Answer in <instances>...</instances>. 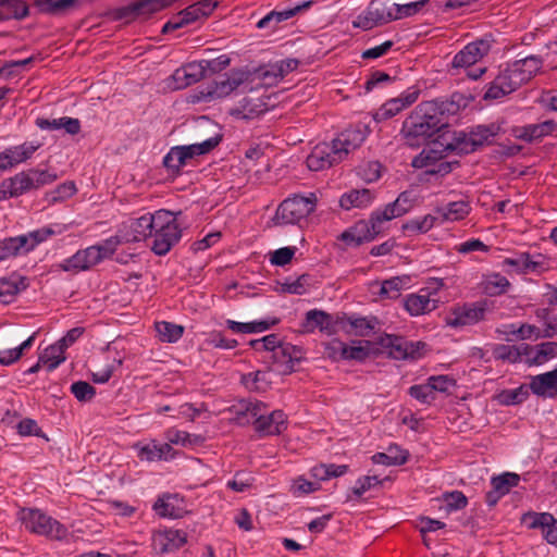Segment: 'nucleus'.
<instances>
[{"instance_id": "obj_1", "label": "nucleus", "mask_w": 557, "mask_h": 557, "mask_svg": "<svg viewBox=\"0 0 557 557\" xmlns=\"http://www.w3.org/2000/svg\"><path fill=\"white\" fill-rule=\"evenodd\" d=\"M368 131L363 126L349 127L343 131L331 143H321L313 147L307 157V166L311 171H322L342 162L367 138Z\"/></svg>"}, {"instance_id": "obj_2", "label": "nucleus", "mask_w": 557, "mask_h": 557, "mask_svg": "<svg viewBox=\"0 0 557 557\" xmlns=\"http://www.w3.org/2000/svg\"><path fill=\"white\" fill-rule=\"evenodd\" d=\"M542 65L543 60L540 57L529 55L500 67L498 74L487 85L484 100H499L512 94L532 79Z\"/></svg>"}, {"instance_id": "obj_3", "label": "nucleus", "mask_w": 557, "mask_h": 557, "mask_svg": "<svg viewBox=\"0 0 557 557\" xmlns=\"http://www.w3.org/2000/svg\"><path fill=\"white\" fill-rule=\"evenodd\" d=\"M443 103L425 101L418 104L405 124L407 137H431L446 126Z\"/></svg>"}, {"instance_id": "obj_4", "label": "nucleus", "mask_w": 557, "mask_h": 557, "mask_svg": "<svg viewBox=\"0 0 557 557\" xmlns=\"http://www.w3.org/2000/svg\"><path fill=\"white\" fill-rule=\"evenodd\" d=\"M120 244L121 240L117 236H111L96 245L77 250L73 256L62 260L59 268L72 273L87 271L103 260L111 258Z\"/></svg>"}, {"instance_id": "obj_5", "label": "nucleus", "mask_w": 557, "mask_h": 557, "mask_svg": "<svg viewBox=\"0 0 557 557\" xmlns=\"http://www.w3.org/2000/svg\"><path fill=\"white\" fill-rule=\"evenodd\" d=\"M150 237L153 238L151 250L158 256L166 255L182 237V230L174 213L163 209L157 210Z\"/></svg>"}, {"instance_id": "obj_6", "label": "nucleus", "mask_w": 557, "mask_h": 557, "mask_svg": "<svg viewBox=\"0 0 557 557\" xmlns=\"http://www.w3.org/2000/svg\"><path fill=\"white\" fill-rule=\"evenodd\" d=\"M446 287L445 281L438 277H431L417 293L406 295L404 308L411 317L428 314L436 310L442 304L441 290Z\"/></svg>"}, {"instance_id": "obj_7", "label": "nucleus", "mask_w": 557, "mask_h": 557, "mask_svg": "<svg viewBox=\"0 0 557 557\" xmlns=\"http://www.w3.org/2000/svg\"><path fill=\"white\" fill-rule=\"evenodd\" d=\"M58 232L45 226L26 234L0 239V262L26 255Z\"/></svg>"}, {"instance_id": "obj_8", "label": "nucleus", "mask_w": 557, "mask_h": 557, "mask_svg": "<svg viewBox=\"0 0 557 557\" xmlns=\"http://www.w3.org/2000/svg\"><path fill=\"white\" fill-rule=\"evenodd\" d=\"M491 50V41L488 39H479L466 45L458 51L451 60V69L457 73L466 72L471 79H479L486 72V67H473L480 62Z\"/></svg>"}, {"instance_id": "obj_9", "label": "nucleus", "mask_w": 557, "mask_h": 557, "mask_svg": "<svg viewBox=\"0 0 557 557\" xmlns=\"http://www.w3.org/2000/svg\"><path fill=\"white\" fill-rule=\"evenodd\" d=\"M18 517L25 529L32 533L52 540H63L67 535L65 525L39 509L24 508Z\"/></svg>"}, {"instance_id": "obj_10", "label": "nucleus", "mask_w": 557, "mask_h": 557, "mask_svg": "<svg viewBox=\"0 0 557 557\" xmlns=\"http://www.w3.org/2000/svg\"><path fill=\"white\" fill-rule=\"evenodd\" d=\"M317 200L313 193L306 196L294 195L285 199L276 210L275 223L286 225L300 222L315 209Z\"/></svg>"}, {"instance_id": "obj_11", "label": "nucleus", "mask_w": 557, "mask_h": 557, "mask_svg": "<svg viewBox=\"0 0 557 557\" xmlns=\"http://www.w3.org/2000/svg\"><path fill=\"white\" fill-rule=\"evenodd\" d=\"M218 144V138H209L199 144L173 147L163 158V164L168 170L178 172L189 160L208 153Z\"/></svg>"}, {"instance_id": "obj_12", "label": "nucleus", "mask_w": 557, "mask_h": 557, "mask_svg": "<svg viewBox=\"0 0 557 557\" xmlns=\"http://www.w3.org/2000/svg\"><path fill=\"white\" fill-rule=\"evenodd\" d=\"M385 222L379 210H375L371 213L369 220L357 222L345 231L341 238L349 246H359L362 243L371 242L383 232Z\"/></svg>"}, {"instance_id": "obj_13", "label": "nucleus", "mask_w": 557, "mask_h": 557, "mask_svg": "<svg viewBox=\"0 0 557 557\" xmlns=\"http://www.w3.org/2000/svg\"><path fill=\"white\" fill-rule=\"evenodd\" d=\"M488 311L487 301H475L454 306L445 315V324L451 329L470 326L484 320Z\"/></svg>"}, {"instance_id": "obj_14", "label": "nucleus", "mask_w": 557, "mask_h": 557, "mask_svg": "<svg viewBox=\"0 0 557 557\" xmlns=\"http://www.w3.org/2000/svg\"><path fill=\"white\" fill-rule=\"evenodd\" d=\"M264 405L260 401L249 403L247 411L256 417L253 425L257 432L263 435H277L286 430L287 419L282 410H274L270 414H261Z\"/></svg>"}, {"instance_id": "obj_15", "label": "nucleus", "mask_w": 557, "mask_h": 557, "mask_svg": "<svg viewBox=\"0 0 557 557\" xmlns=\"http://www.w3.org/2000/svg\"><path fill=\"white\" fill-rule=\"evenodd\" d=\"M392 21H395L392 4H388L385 0H372L352 21V26L355 28L370 30Z\"/></svg>"}, {"instance_id": "obj_16", "label": "nucleus", "mask_w": 557, "mask_h": 557, "mask_svg": "<svg viewBox=\"0 0 557 557\" xmlns=\"http://www.w3.org/2000/svg\"><path fill=\"white\" fill-rule=\"evenodd\" d=\"M211 65L208 60L189 62L173 72L166 81V86L172 90L184 89L199 82Z\"/></svg>"}, {"instance_id": "obj_17", "label": "nucleus", "mask_w": 557, "mask_h": 557, "mask_svg": "<svg viewBox=\"0 0 557 557\" xmlns=\"http://www.w3.org/2000/svg\"><path fill=\"white\" fill-rule=\"evenodd\" d=\"M381 345L388 355L396 360L417 359L421 357V350L425 347L422 342H409L401 336L386 335L382 337Z\"/></svg>"}, {"instance_id": "obj_18", "label": "nucleus", "mask_w": 557, "mask_h": 557, "mask_svg": "<svg viewBox=\"0 0 557 557\" xmlns=\"http://www.w3.org/2000/svg\"><path fill=\"white\" fill-rule=\"evenodd\" d=\"M156 222V211L145 213L139 218L129 219L120 230L119 239L126 243H135L144 240L151 235V230Z\"/></svg>"}, {"instance_id": "obj_19", "label": "nucleus", "mask_w": 557, "mask_h": 557, "mask_svg": "<svg viewBox=\"0 0 557 557\" xmlns=\"http://www.w3.org/2000/svg\"><path fill=\"white\" fill-rule=\"evenodd\" d=\"M420 95V90L412 86L407 88L398 97L392 98L384 102L374 113L373 119L376 122L386 121L400 113L406 108L413 104Z\"/></svg>"}, {"instance_id": "obj_20", "label": "nucleus", "mask_w": 557, "mask_h": 557, "mask_svg": "<svg viewBox=\"0 0 557 557\" xmlns=\"http://www.w3.org/2000/svg\"><path fill=\"white\" fill-rule=\"evenodd\" d=\"M247 81V72L233 71L225 78L209 85L203 92V99L210 101L226 98Z\"/></svg>"}, {"instance_id": "obj_21", "label": "nucleus", "mask_w": 557, "mask_h": 557, "mask_svg": "<svg viewBox=\"0 0 557 557\" xmlns=\"http://www.w3.org/2000/svg\"><path fill=\"white\" fill-rule=\"evenodd\" d=\"M39 147V143L25 141L21 145L5 148L0 152V171L10 170L29 160Z\"/></svg>"}, {"instance_id": "obj_22", "label": "nucleus", "mask_w": 557, "mask_h": 557, "mask_svg": "<svg viewBox=\"0 0 557 557\" xmlns=\"http://www.w3.org/2000/svg\"><path fill=\"white\" fill-rule=\"evenodd\" d=\"M137 457L141 461H159V460H172L175 458V450L170 444L160 443L157 440H149L147 442H138L134 444Z\"/></svg>"}, {"instance_id": "obj_23", "label": "nucleus", "mask_w": 557, "mask_h": 557, "mask_svg": "<svg viewBox=\"0 0 557 557\" xmlns=\"http://www.w3.org/2000/svg\"><path fill=\"white\" fill-rule=\"evenodd\" d=\"M411 165L416 169H425L428 174L446 175L451 171L450 163L444 161L434 148L423 149L412 159Z\"/></svg>"}, {"instance_id": "obj_24", "label": "nucleus", "mask_w": 557, "mask_h": 557, "mask_svg": "<svg viewBox=\"0 0 557 557\" xmlns=\"http://www.w3.org/2000/svg\"><path fill=\"white\" fill-rule=\"evenodd\" d=\"M187 541L184 531L175 529H160L152 535V547L159 554H166L181 548Z\"/></svg>"}, {"instance_id": "obj_25", "label": "nucleus", "mask_w": 557, "mask_h": 557, "mask_svg": "<svg viewBox=\"0 0 557 557\" xmlns=\"http://www.w3.org/2000/svg\"><path fill=\"white\" fill-rule=\"evenodd\" d=\"M522 521L530 529H540L547 543L557 547V519L548 512H532L523 516Z\"/></svg>"}, {"instance_id": "obj_26", "label": "nucleus", "mask_w": 557, "mask_h": 557, "mask_svg": "<svg viewBox=\"0 0 557 557\" xmlns=\"http://www.w3.org/2000/svg\"><path fill=\"white\" fill-rule=\"evenodd\" d=\"M557 358V343L545 342L534 346L522 345V361L528 366H542Z\"/></svg>"}, {"instance_id": "obj_27", "label": "nucleus", "mask_w": 557, "mask_h": 557, "mask_svg": "<svg viewBox=\"0 0 557 557\" xmlns=\"http://www.w3.org/2000/svg\"><path fill=\"white\" fill-rule=\"evenodd\" d=\"M504 264L515 268L521 274H540L548 269L546 258L540 253H520L516 258H506Z\"/></svg>"}, {"instance_id": "obj_28", "label": "nucleus", "mask_w": 557, "mask_h": 557, "mask_svg": "<svg viewBox=\"0 0 557 557\" xmlns=\"http://www.w3.org/2000/svg\"><path fill=\"white\" fill-rule=\"evenodd\" d=\"M302 329L306 333H313L319 330L322 333L331 335L336 332V321L330 313L312 309L306 313Z\"/></svg>"}, {"instance_id": "obj_29", "label": "nucleus", "mask_w": 557, "mask_h": 557, "mask_svg": "<svg viewBox=\"0 0 557 557\" xmlns=\"http://www.w3.org/2000/svg\"><path fill=\"white\" fill-rule=\"evenodd\" d=\"M32 189L27 171L20 172L0 183V201L16 198Z\"/></svg>"}, {"instance_id": "obj_30", "label": "nucleus", "mask_w": 557, "mask_h": 557, "mask_svg": "<svg viewBox=\"0 0 557 557\" xmlns=\"http://www.w3.org/2000/svg\"><path fill=\"white\" fill-rule=\"evenodd\" d=\"M418 197L412 190L403 191L395 201L377 209L382 218L388 222L410 211L417 203Z\"/></svg>"}, {"instance_id": "obj_31", "label": "nucleus", "mask_w": 557, "mask_h": 557, "mask_svg": "<svg viewBox=\"0 0 557 557\" xmlns=\"http://www.w3.org/2000/svg\"><path fill=\"white\" fill-rule=\"evenodd\" d=\"M556 128L557 124L553 120H547L537 124L515 126L511 135L517 139L531 143L550 135Z\"/></svg>"}, {"instance_id": "obj_32", "label": "nucleus", "mask_w": 557, "mask_h": 557, "mask_svg": "<svg viewBox=\"0 0 557 557\" xmlns=\"http://www.w3.org/2000/svg\"><path fill=\"white\" fill-rule=\"evenodd\" d=\"M530 388L533 394L543 398L557 397V367L552 371L532 376Z\"/></svg>"}, {"instance_id": "obj_33", "label": "nucleus", "mask_w": 557, "mask_h": 557, "mask_svg": "<svg viewBox=\"0 0 557 557\" xmlns=\"http://www.w3.org/2000/svg\"><path fill=\"white\" fill-rule=\"evenodd\" d=\"M313 4L312 0L304 1L301 3L296 4L293 8H287L281 11H271L265 16H263L257 23V27L260 29L263 28H275L280 23L287 21L295 16L297 13L309 9Z\"/></svg>"}, {"instance_id": "obj_34", "label": "nucleus", "mask_w": 557, "mask_h": 557, "mask_svg": "<svg viewBox=\"0 0 557 557\" xmlns=\"http://www.w3.org/2000/svg\"><path fill=\"white\" fill-rule=\"evenodd\" d=\"M374 193L370 189H351L344 193L339 198L342 209L349 211L351 209H366L372 205Z\"/></svg>"}, {"instance_id": "obj_35", "label": "nucleus", "mask_w": 557, "mask_h": 557, "mask_svg": "<svg viewBox=\"0 0 557 557\" xmlns=\"http://www.w3.org/2000/svg\"><path fill=\"white\" fill-rule=\"evenodd\" d=\"M267 103L260 98H244L237 107L231 109L232 116L240 120H252L267 112Z\"/></svg>"}, {"instance_id": "obj_36", "label": "nucleus", "mask_w": 557, "mask_h": 557, "mask_svg": "<svg viewBox=\"0 0 557 557\" xmlns=\"http://www.w3.org/2000/svg\"><path fill=\"white\" fill-rule=\"evenodd\" d=\"M470 211L471 205L467 200L451 201L446 206L435 209L441 223L461 221L469 215Z\"/></svg>"}, {"instance_id": "obj_37", "label": "nucleus", "mask_w": 557, "mask_h": 557, "mask_svg": "<svg viewBox=\"0 0 557 557\" xmlns=\"http://www.w3.org/2000/svg\"><path fill=\"white\" fill-rule=\"evenodd\" d=\"M520 478L516 473H504L492 479L493 493L488 494V502L495 504L496 500L509 493L510 488L517 486Z\"/></svg>"}, {"instance_id": "obj_38", "label": "nucleus", "mask_w": 557, "mask_h": 557, "mask_svg": "<svg viewBox=\"0 0 557 557\" xmlns=\"http://www.w3.org/2000/svg\"><path fill=\"white\" fill-rule=\"evenodd\" d=\"M29 14L26 0H0V20H23Z\"/></svg>"}, {"instance_id": "obj_39", "label": "nucleus", "mask_w": 557, "mask_h": 557, "mask_svg": "<svg viewBox=\"0 0 557 557\" xmlns=\"http://www.w3.org/2000/svg\"><path fill=\"white\" fill-rule=\"evenodd\" d=\"M277 319H263V320H257L251 322H237L233 320H227L226 325L230 330L236 333H243V334H251V333H261L269 329H271L273 325L277 323Z\"/></svg>"}, {"instance_id": "obj_40", "label": "nucleus", "mask_w": 557, "mask_h": 557, "mask_svg": "<svg viewBox=\"0 0 557 557\" xmlns=\"http://www.w3.org/2000/svg\"><path fill=\"white\" fill-rule=\"evenodd\" d=\"M165 444L180 445L183 447H194L203 443V437L174 428L168 429L164 433Z\"/></svg>"}, {"instance_id": "obj_41", "label": "nucleus", "mask_w": 557, "mask_h": 557, "mask_svg": "<svg viewBox=\"0 0 557 557\" xmlns=\"http://www.w3.org/2000/svg\"><path fill=\"white\" fill-rule=\"evenodd\" d=\"M499 132L500 126L494 123L490 125H478L474 127L468 136V140L472 146V150L478 146L491 143Z\"/></svg>"}, {"instance_id": "obj_42", "label": "nucleus", "mask_w": 557, "mask_h": 557, "mask_svg": "<svg viewBox=\"0 0 557 557\" xmlns=\"http://www.w3.org/2000/svg\"><path fill=\"white\" fill-rule=\"evenodd\" d=\"M346 348L345 361L362 362L372 354L373 344L369 341H351L346 344Z\"/></svg>"}, {"instance_id": "obj_43", "label": "nucleus", "mask_w": 557, "mask_h": 557, "mask_svg": "<svg viewBox=\"0 0 557 557\" xmlns=\"http://www.w3.org/2000/svg\"><path fill=\"white\" fill-rule=\"evenodd\" d=\"M481 286L485 294L490 296H497L506 293L510 283L504 275L499 273H492L484 276Z\"/></svg>"}, {"instance_id": "obj_44", "label": "nucleus", "mask_w": 557, "mask_h": 557, "mask_svg": "<svg viewBox=\"0 0 557 557\" xmlns=\"http://www.w3.org/2000/svg\"><path fill=\"white\" fill-rule=\"evenodd\" d=\"M37 333H33L27 339H25L21 345L14 348H7L0 350V364L1 366H11L16 362L25 351L32 348L34 345Z\"/></svg>"}, {"instance_id": "obj_45", "label": "nucleus", "mask_w": 557, "mask_h": 557, "mask_svg": "<svg viewBox=\"0 0 557 557\" xmlns=\"http://www.w3.org/2000/svg\"><path fill=\"white\" fill-rule=\"evenodd\" d=\"M65 359V349L58 342L48 346L40 355V362L48 371L57 369Z\"/></svg>"}, {"instance_id": "obj_46", "label": "nucleus", "mask_w": 557, "mask_h": 557, "mask_svg": "<svg viewBox=\"0 0 557 557\" xmlns=\"http://www.w3.org/2000/svg\"><path fill=\"white\" fill-rule=\"evenodd\" d=\"M348 471V466L346 465H335V463H321L317 465L311 469V475L317 481H326L331 478H337L344 475Z\"/></svg>"}, {"instance_id": "obj_47", "label": "nucleus", "mask_w": 557, "mask_h": 557, "mask_svg": "<svg viewBox=\"0 0 557 557\" xmlns=\"http://www.w3.org/2000/svg\"><path fill=\"white\" fill-rule=\"evenodd\" d=\"M347 323L351 329V333L356 336H369L371 335L376 325L377 320L373 317H349Z\"/></svg>"}, {"instance_id": "obj_48", "label": "nucleus", "mask_w": 557, "mask_h": 557, "mask_svg": "<svg viewBox=\"0 0 557 557\" xmlns=\"http://www.w3.org/2000/svg\"><path fill=\"white\" fill-rule=\"evenodd\" d=\"M24 287L23 280L20 277L0 278V304L7 305L13 301Z\"/></svg>"}, {"instance_id": "obj_49", "label": "nucleus", "mask_w": 557, "mask_h": 557, "mask_svg": "<svg viewBox=\"0 0 557 557\" xmlns=\"http://www.w3.org/2000/svg\"><path fill=\"white\" fill-rule=\"evenodd\" d=\"M154 329L159 339L164 343H175L184 333V327L182 325L166 321L157 322L154 324Z\"/></svg>"}, {"instance_id": "obj_50", "label": "nucleus", "mask_w": 557, "mask_h": 557, "mask_svg": "<svg viewBox=\"0 0 557 557\" xmlns=\"http://www.w3.org/2000/svg\"><path fill=\"white\" fill-rule=\"evenodd\" d=\"M436 224H442L440 222L438 214H425L423 216L414 218L408 221L404 225V230L412 233H426L431 228H433Z\"/></svg>"}, {"instance_id": "obj_51", "label": "nucleus", "mask_w": 557, "mask_h": 557, "mask_svg": "<svg viewBox=\"0 0 557 557\" xmlns=\"http://www.w3.org/2000/svg\"><path fill=\"white\" fill-rule=\"evenodd\" d=\"M410 284V277L407 275L395 276L389 280H385L381 284L380 295L386 298L398 297L401 289L407 288Z\"/></svg>"}, {"instance_id": "obj_52", "label": "nucleus", "mask_w": 557, "mask_h": 557, "mask_svg": "<svg viewBox=\"0 0 557 557\" xmlns=\"http://www.w3.org/2000/svg\"><path fill=\"white\" fill-rule=\"evenodd\" d=\"M429 2L430 0H414L404 4L392 3L395 21L420 13Z\"/></svg>"}, {"instance_id": "obj_53", "label": "nucleus", "mask_w": 557, "mask_h": 557, "mask_svg": "<svg viewBox=\"0 0 557 557\" xmlns=\"http://www.w3.org/2000/svg\"><path fill=\"white\" fill-rule=\"evenodd\" d=\"M298 350L290 344L281 345L273 355L274 360L282 366H285L284 370H293L294 361H298Z\"/></svg>"}, {"instance_id": "obj_54", "label": "nucleus", "mask_w": 557, "mask_h": 557, "mask_svg": "<svg viewBox=\"0 0 557 557\" xmlns=\"http://www.w3.org/2000/svg\"><path fill=\"white\" fill-rule=\"evenodd\" d=\"M531 391L530 385H520L519 387L512 388V389H506L503 391L498 398L499 401L503 405L510 406V405H517L524 401L528 396L529 392Z\"/></svg>"}, {"instance_id": "obj_55", "label": "nucleus", "mask_w": 557, "mask_h": 557, "mask_svg": "<svg viewBox=\"0 0 557 557\" xmlns=\"http://www.w3.org/2000/svg\"><path fill=\"white\" fill-rule=\"evenodd\" d=\"M447 510V512L463 509L468 505V499L460 491H453L444 493L440 498Z\"/></svg>"}, {"instance_id": "obj_56", "label": "nucleus", "mask_w": 557, "mask_h": 557, "mask_svg": "<svg viewBox=\"0 0 557 557\" xmlns=\"http://www.w3.org/2000/svg\"><path fill=\"white\" fill-rule=\"evenodd\" d=\"M27 173L32 181L33 189H38L42 186L52 184L58 180V175L49 170L30 169Z\"/></svg>"}, {"instance_id": "obj_57", "label": "nucleus", "mask_w": 557, "mask_h": 557, "mask_svg": "<svg viewBox=\"0 0 557 557\" xmlns=\"http://www.w3.org/2000/svg\"><path fill=\"white\" fill-rule=\"evenodd\" d=\"M493 355L496 359L508 360L510 362L522 361V345L519 347L510 345H497Z\"/></svg>"}, {"instance_id": "obj_58", "label": "nucleus", "mask_w": 557, "mask_h": 557, "mask_svg": "<svg viewBox=\"0 0 557 557\" xmlns=\"http://www.w3.org/2000/svg\"><path fill=\"white\" fill-rule=\"evenodd\" d=\"M345 352H347L346 343L338 338H333L324 346L325 356L333 361H345Z\"/></svg>"}, {"instance_id": "obj_59", "label": "nucleus", "mask_w": 557, "mask_h": 557, "mask_svg": "<svg viewBox=\"0 0 557 557\" xmlns=\"http://www.w3.org/2000/svg\"><path fill=\"white\" fill-rule=\"evenodd\" d=\"M536 318L539 320L543 321V324H544L543 336L544 337L557 336V313L554 315H549L548 311L546 309H539L536 311Z\"/></svg>"}, {"instance_id": "obj_60", "label": "nucleus", "mask_w": 557, "mask_h": 557, "mask_svg": "<svg viewBox=\"0 0 557 557\" xmlns=\"http://www.w3.org/2000/svg\"><path fill=\"white\" fill-rule=\"evenodd\" d=\"M255 479L246 473H236L232 480H228L226 486L235 492L243 493L248 491Z\"/></svg>"}, {"instance_id": "obj_61", "label": "nucleus", "mask_w": 557, "mask_h": 557, "mask_svg": "<svg viewBox=\"0 0 557 557\" xmlns=\"http://www.w3.org/2000/svg\"><path fill=\"white\" fill-rule=\"evenodd\" d=\"M250 345L256 350H270L273 351V355H275L276 349L282 345L280 342V338L276 334H270L267 335L260 339H253L250 342Z\"/></svg>"}, {"instance_id": "obj_62", "label": "nucleus", "mask_w": 557, "mask_h": 557, "mask_svg": "<svg viewBox=\"0 0 557 557\" xmlns=\"http://www.w3.org/2000/svg\"><path fill=\"white\" fill-rule=\"evenodd\" d=\"M381 169L377 161H369L359 168L358 174L363 181L371 183L381 177Z\"/></svg>"}, {"instance_id": "obj_63", "label": "nucleus", "mask_w": 557, "mask_h": 557, "mask_svg": "<svg viewBox=\"0 0 557 557\" xmlns=\"http://www.w3.org/2000/svg\"><path fill=\"white\" fill-rule=\"evenodd\" d=\"M409 395L422 404L431 403L434 399V394L428 381L424 384L412 385L409 388Z\"/></svg>"}, {"instance_id": "obj_64", "label": "nucleus", "mask_w": 557, "mask_h": 557, "mask_svg": "<svg viewBox=\"0 0 557 557\" xmlns=\"http://www.w3.org/2000/svg\"><path fill=\"white\" fill-rule=\"evenodd\" d=\"M320 488V484L318 482H311L306 480L302 476L297 478L292 485V493L295 496H302L310 493H313Z\"/></svg>"}]
</instances>
